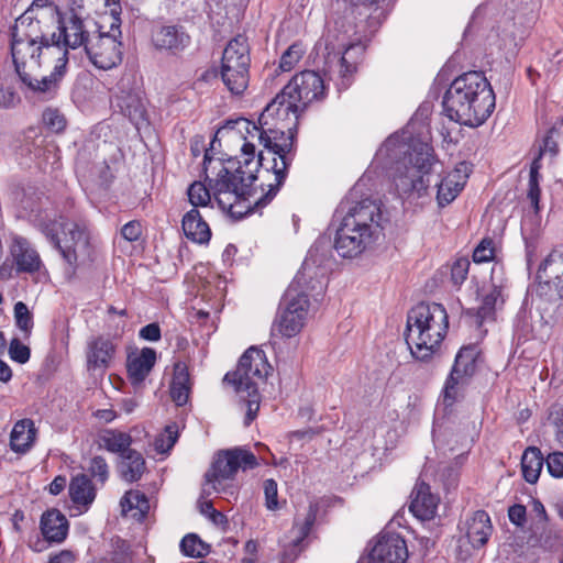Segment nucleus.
<instances>
[{
  "instance_id": "a878e982",
  "label": "nucleus",
  "mask_w": 563,
  "mask_h": 563,
  "mask_svg": "<svg viewBox=\"0 0 563 563\" xmlns=\"http://www.w3.org/2000/svg\"><path fill=\"white\" fill-rule=\"evenodd\" d=\"M462 531L473 548L479 549L485 545L492 536L493 525L490 517L484 510L474 511L463 523Z\"/></svg>"
},
{
  "instance_id": "cd10ccee",
  "label": "nucleus",
  "mask_w": 563,
  "mask_h": 563,
  "mask_svg": "<svg viewBox=\"0 0 563 563\" xmlns=\"http://www.w3.org/2000/svg\"><path fill=\"white\" fill-rule=\"evenodd\" d=\"M439 498L431 493L430 486L420 482L417 483L412 493L409 509L421 520H430L434 517Z\"/></svg>"
},
{
  "instance_id": "72a5a7b5",
  "label": "nucleus",
  "mask_w": 563,
  "mask_h": 563,
  "mask_svg": "<svg viewBox=\"0 0 563 563\" xmlns=\"http://www.w3.org/2000/svg\"><path fill=\"white\" fill-rule=\"evenodd\" d=\"M146 471V462L142 453L130 450L121 456L118 463L120 477L126 483H134L142 478Z\"/></svg>"
},
{
  "instance_id": "f8f14e48",
  "label": "nucleus",
  "mask_w": 563,
  "mask_h": 563,
  "mask_svg": "<svg viewBox=\"0 0 563 563\" xmlns=\"http://www.w3.org/2000/svg\"><path fill=\"white\" fill-rule=\"evenodd\" d=\"M257 465L256 456L249 450L242 448L223 450L214 456L210 470L205 475L206 482L214 492L232 496L235 494L234 485L223 483L233 479L239 468L253 470Z\"/></svg>"
},
{
  "instance_id": "a18cd8bd",
  "label": "nucleus",
  "mask_w": 563,
  "mask_h": 563,
  "mask_svg": "<svg viewBox=\"0 0 563 563\" xmlns=\"http://www.w3.org/2000/svg\"><path fill=\"white\" fill-rule=\"evenodd\" d=\"M305 55V47L301 43L291 44L280 56L279 69L282 71H290L301 60Z\"/></svg>"
},
{
  "instance_id": "c756f323",
  "label": "nucleus",
  "mask_w": 563,
  "mask_h": 563,
  "mask_svg": "<svg viewBox=\"0 0 563 563\" xmlns=\"http://www.w3.org/2000/svg\"><path fill=\"white\" fill-rule=\"evenodd\" d=\"M181 228L186 238L195 243L205 244L210 241L211 230L195 208L184 214Z\"/></svg>"
},
{
  "instance_id": "3c124183",
  "label": "nucleus",
  "mask_w": 563,
  "mask_h": 563,
  "mask_svg": "<svg viewBox=\"0 0 563 563\" xmlns=\"http://www.w3.org/2000/svg\"><path fill=\"white\" fill-rule=\"evenodd\" d=\"M559 134L558 125H553L542 140V144L539 147V153L534 159H539L541 163V158L544 154L549 153L551 156H555L559 152L558 143L554 141V135Z\"/></svg>"
},
{
  "instance_id": "f257e3e1",
  "label": "nucleus",
  "mask_w": 563,
  "mask_h": 563,
  "mask_svg": "<svg viewBox=\"0 0 563 563\" xmlns=\"http://www.w3.org/2000/svg\"><path fill=\"white\" fill-rule=\"evenodd\" d=\"M219 177L216 180L213 195L219 209L233 220H240L249 213L257 212L266 207L277 195L285 179L275 186V169L272 168V159L262 161L254 179L243 183L235 178L234 169L230 170L220 161Z\"/></svg>"
},
{
  "instance_id": "dca6fc26",
  "label": "nucleus",
  "mask_w": 563,
  "mask_h": 563,
  "mask_svg": "<svg viewBox=\"0 0 563 563\" xmlns=\"http://www.w3.org/2000/svg\"><path fill=\"white\" fill-rule=\"evenodd\" d=\"M478 356L479 351L476 345L463 346L457 352L443 389V401L446 406H452L456 401L459 385H463L475 374Z\"/></svg>"
},
{
  "instance_id": "69168bd1",
  "label": "nucleus",
  "mask_w": 563,
  "mask_h": 563,
  "mask_svg": "<svg viewBox=\"0 0 563 563\" xmlns=\"http://www.w3.org/2000/svg\"><path fill=\"white\" fill-rule=\"evenodd\" d=\"M353 5L376 7L385 12L395 0H349Z\"/></svg>"
},
{
  "instance_id": "a19ab883",
  "label": "nucleus",
  "mask_w": 563,
  "mask_h": 563,
  "mask_svg": "<svg viewBox=\"0 0 563 563\" xmlns=\"http://www.w3.org/2000/svg\"><path fill=\"white\" fill-rule=\"evenodd\" d=\"M541 168H542V164L539 163V159H533L530 165L527 197L530 200V203L536 212H538L540 210V197H541L540 169Z\"/></svg>"
},
{
  "instance_id": "bb28decb",
  "label": "nucleus",
  "mask_w": 563,
  "mask_h": 563,
  "mask_svg": "<svg viewBox=\"0 0 563 563\" xmlns=\"http://www.w3.org/2000/svg\"><path fill=\"white\" fill-rule=\"evenodd\" d=\"M40 529L47 542L62 543L68 536L69 522L60 510L52 508L42 514Z\"/></svg>"
},
{
  "instance_id": "603ef678",
  "label": "nucleus",
  "mask_w": 563,
  "mask_h": 563,
  "mask_svg": "<svg viewBox=\"0 0 563 563\" xmlns=\"http://www.w3.org/2000/svg\"><path fill=\"white\" fill-rule=\"evenodd\" d=\"M42 118L45 126L55 133L62 132L66 126V120L57 109H46Z\"/></svg>"
},
{
  "instance_id": "39448f33",
  "label": "nucleus",
  "mask_w": 563,
  "mask_h": 563,
  "mask_svg": "<svg viewBox=\"0 0 563 563\" xmlns=\"http://www.w3.org/2000/svg\"><path fill=\"white\" fill-rule=\"evenodd\" d=\"M289 110V106L282 108L269 102L261 113V121L267 131L264 143L265 156L272 159V168L275 169V179L277 180L275 186L286 179L288 168L294 159L292 150L299 117Z\"/></svg>"
},
{
  "instance_id": "f704fd0d",
  "label": "nucleus",
  "mask_w": 563,
  "mask_h": 563,
  "mask_svg": "<svg viewBox=\"0 0 563 563\" xmlns=\"http://www.w3.org/2000/svg\"><path fill=\"white\" fill-rule=\"evenodd\" d=\"M68 493L71 501L85 509H88L96 498V487L87 474L74 476L69 483Z\"/></svg>"
},
{
  "instance_id": "ddd939ff",
  "label": "nucleus",
  "mask_w": 563,
  "mask_h": 563,
  "mask_svg": "<svg viewBox=\"0 0 563 563\" xmlns=\"http://www.w3.org/2000/svg\"><path fill=\"white\" fill-rule=\"evenodd\" d=\"M301 276L298 274L284 294L283 310L275 321V329L284 338L296 336L305 325L310 301L308 295L299 289Z\"/></svg>"
},
{
  "instance_id": "9b49d317",
  "label": "nucleus",
  "mask_w": 563,
  "mask_h": 563,
  "mask_svg": "<svg viewBox=\"0 0 563 563\" xmlns=\"http://www.w3.org/2000/svg\"><path fill=\"white\" fill-rule=\"evenodd\" d=\"M236 123L240 132H245V135H243L244 143L240 155L235 159H229L228 167L230 170L234 169L235 178H239L245 186L246 180L252 181L254 179L262 161L267 159L263 152L256 154L257 144L264 146L267 131L264 129L261 117L258 118V124L246 119H240ZM247 184L250 185V183Z\"/></svg>"
},
{
  "instance_id": "473e14b6",
  "label": "nucleus",
  "mask_w": 563,
  "mask_h": 563,
  "mask_svg": "<svg viewBox=\"0 0 563 563\" xmlns=\"http://www.w3.org/2000/svg\"><path fill=\"white\" fill-rule=\"evenodd\" d=\"M190 390L191 387L188 366L184 362L175 363L169 387L172 400L177 406L186 405L189 399Z\"/></svg>"
},
{
  "instance_id": "de8ad7c7",
  "label": "nucleus",
  "mask_w": 563,
  "mask_h": 563,
  "mask_svg": "<svg viewBox=\"0 0 563 563\" xmlns=\"http://www.w3.org/2000/svg\"><path fill=\"white\" fill-rule=\"evenodd\" d=\"M88 476L96 479L97 483L104 485L109 479L110 470L107 460L103 456L96 455L90 459L87 466Z\"/></svg>"
},
{
  "instance_id": "a211bd4d",
  "label": "nucleus",
  "mask_w": 563,
  "mask_h": 563,
  "mask_svg": "<svg viewBox=\"0 0 563 563\" xmlns=\"http://www.w3.org/2000/svg\"><path fill=\"white\" fill-rule=\"evenodd\" d=\"M368 559L373 563H405L408 549L405 539L395 532H382L369 544Z\"/></svg>"
},
{
  "instance_id": "7ed1b4c3",
  "label": "nucleus",
  "mask_w": 563,
  "mask_h": 563,
  "mask_svg": "<svg viewBox=\"0 0 563 563\" xmlns=\"http://www.w3.org/2000/svg\"><path fill=\"white\" fill-rule=\"evenodd\" d=\"M449 330L446 309L437 302H420L407 314L405 340L413 358L429 362L440 353Z\"/></svg>"
},
{
  "instance_id": "c9c22d12",
  "label": "nucleus",
  "mask_w": 563,
  "mask_h": 563,
  "mask_svg": "<svg viewBox=\"0 0 563 563\" xmlns=\"http://www.w3.org/2000/svg\"><path fill=\"white\" fill-rule=\"evenodd\" d=\"M118 107L132 124L139 128L146 121V109L142 97L136 92H125L118 97Z\"/></svg>"
},
{
  "instance_id": "412c9836",
  "label": "nucleus",
  "mask_w": 563,
  "mask_h": 563,
  "mask_svg": "<svg viewBox=\"0 0 563 563\" xmlns=\"http://www.w3.org/2000/svg\"><path fill=\"white\" fill-rule=\"evenodd\" d=\"M540 289H552L558 299H563V251L552 250L537 271Z\"/></svg>"
},
{
  "instance_id": "e2e57ef3",
  "label": "nucleus",
  "mask_w": 563,
  "mask_h": 563,
  "mask_svg": "<svg viewBox=\"0 0 563 563\" xmlns=\"http://www.w3.org/2000/svg\"><path fill=\"white\" fill-rule=\"evenodd\" d=\"M527 510L526 507L520 504H515L508 509V518L511 523L517 527H522L526 522Z\"/></svg>"
},
{
  "instance_id": "4be33fe9",
  "label": "nucleus",
  "mask_w": 563,
  "mask_h": 563,
  "mask_svg": "<svg viewBox=\"0 0 563 563\" xmlns=\"http://www.w3.org/2000/svg\"><path fill=\"white\" fill-rule=\"evenodd\" d=\"M190 35L179 24L159 25L152 30L151 42L161 52L177 54L190 44Z\"/></svg>"
},
{
  "instance_id": "2eb2a0df",
  "label": "nucleus",
  "mask_w": 563,
  "mask_h": 563,
  "mask_svg": "<svg viewBox=\"0 0 563 563\" xmlns=\"http://www.w3.org/2000/svg\"><path fill=\"white\" fill-rule=\"evenodd\" d=\"M100 25L92 19H82L74 10L69 14L59 18L58 32L56 38L69 53V49L81 48L88 46L95 34L99 32Z\"/></svg>"
},
{
  "instance_id": "393cba45",
  "label": "nucleus",
  "mask_w": 563,
  "mask_h": 563,
  "mask_svg": "<svg viewBox=\"0 0 563 563\" xmlns=\"http://www.w3.org/2000/svg\"><path fill=\"white\" fill-rule=\"evenodd\" d=\"M157 354L152 347H143L137 354H129L126 358L128 378L133 387L141 386L152 372Z\"/></svg>"
},
{
  "instance_id": "774afa93",
  "label": "nucleus",
  "mask_w": 563,
  "mask_h": 563,
  "mask_svg": "<svg viewBox=\"0 0 563 563\" xmlns=\"http://www.w3.org/2000/svg\"><path fill=\"white\" fill-rule=\"evenodd\" d=\"M16 96L11 90L0 89V107L10 108L14 104Z\"/></svg>"
},
{
  "instance_id": "8fccbe9b",
  "label": "nucleus",
  "mask_w": 563,
  "mask_h": 563,
  "mask_svg": "<svg viewBox=\"0 0 563 563\" xmlns=\"http://www.w3.org/2000/svg\"><path fill=\"white\" fill-rule=\"evenodd\" d=\"M13 311H14L15 325L21 331H23L26 335H30L31 331L33 329L34 322H33V316L30 312L27 306L22 301H18L14 305Z\"/></svg>"
},
{
  "instance_id": "864d4df0",
  "label": "nucleus",
  "mask_w": 563,
  "mask_h": 563,
  "mask_svg": "<svg viewBox=\"0 0 563 563\" xmlns=\"http://www.w3.org/2000/svg\"><path fill=\"white\" fill-rule=\"evenodd\" d=\"M263 489L266 508L272 511L278 510L280 506L278 501V487L276 481L273 478L264 481Z\"/></svg>"
},
{
  "instance_id": "13d9d810",
  "label": "nucleus",
  "mask_w": 563,
  "mask_h": 563,
  "mask_svg": "<svg viewBox=\"0 0 563 563\" xmlns=\"http://www.w3.org/2000/svg\"><path fill=\"white\" fill-rule=\"evenodd\" d=\"M545 462L548 471L553 477H563V452L550 453Z\"/></svg>"
},
{
  "instance_id": "4468645a",
  "label": "nucleus",
  "mask_w": 563,
  "mask_h": 563,
  "mask_svg": "<svg viewBox=\"0 0 563 563\" xmlns=\"http://www.w3.org/2000/svg\"><path fill=\"white\" fill-rule=\"evenodd\" d=\"M119 22L118 18H113L109 32L102 31L100 26L90 44L85 46V54L99 69H111L122 60V43L118 40L121 35Z\"/></svg>"
},
{
  "instance_id": "20e7f679",
  "label": "nucleus",
  "mask_w": 563,
  "mask_h": 563,
  "mask_svg": "<svg viewBox=\"0 0 563 563\" xmlns=\"http://www.w3.org/2000/svg\"><path fill=\"white\" fill-rule=\"evenodd\" d=\"M382 206L375 200L363 199L351 207L335 232L334 249L345 258H353L369 247L380 229Z\"/></svg>"
},
{
  "instance_id": "c03bdc74",
  "label": "nucleus",
  "mask_w": 563,
  "mask_h": 563,
  "mask_svg": "<svg viewBox=\"0 0 563 563\" xmlns=\"http://www.w3.org/2000/svg\"><path fill=\"white\" fill-rule=\"evenodd\" d=\"M64 76V74H56V69H54L49 76H42L38 79V71H32L31 82L22 81L27 87L35 91L40 92H51L57 86L58 80Z\"/></svg>"
},
{
  "instance_id": "7c9ffc66",
  "label": "nucleus",
  "mask_w": 563,
  "mask_h": 563,
  "mask_svg": "<svg viewBox=\"0 0 563 563\" xmlns=\"http://www.w3.org/2000/svg\"><path fill=\"white\" fill-rule=\"evenodd\" d=\"M36 428L31 419H22L14 423L10 434V446L15 453H26L33 445Z\"/></svg>"
},
{
  "instance_id": "4c0bfd02",
  "label": "nucleus",
  "mask_w": 563,
  "mask_h": 563,
  "mask_svg": "<svg viewBox=\"0 0 563 563\" xmlns=\"http://www.w3.org/2000/svg\"><path fill=\"white\" fill-rule=\"evenodd\" d=\"M99 446L110 453L120 454V457L128 451L132 450L130 446L133 442L132 437L123 431L117 429H107L99 434Z\"/></svg>"
},
{
  "instance_id": "2f4dec72",
  "label": "nucleus",
  "mask_w": 563,
  "mask_h": 563,
  "mask_svg": "<svg viewBox=\"0 0 563 563\" xmlns=\"http://www.w3.org/2000/svg\"><path fill=\"white\" fill-rule=\"evenodd\" d=\"M213 163V159L209 157L208 153L206 152L205 158H203V169L206 174V179L209 180L210 188H207V186L201 181H194L187 190L189 202L194 206L195 209L197 207H207L211 202V197H214L213 195V186L216 184V179H211L208 176V166ZM217 177H219V173L217 174ZM216 199V198H213ZM217 202V200H214Z\"/></svg>"
},
{
  "instance_id": "79ce46f5",
  "label": "nucleus",
  "mask_w": 563,
  "mask_h": 563,
  "mask_svg": "<svg viewBox=\"0 0 563 563\" xmlns=\"http://www.w3.org/2000/svg\"><path fill=\"white\" fill-rule=\"evenodd\" d=\"M179 547L181 553L189 558H203L210 552V545L196 533L186 534L181 539Z\"/></svg>"
},
{
  "instance_id": "6e6552de",
  "label": "nucleus",
  "mask_w": 563,
  "mask_h": 563,
  "mask_svg": "<svg viewBox=\"0 0 563 563\" xmlns=\"http://www.w3.org/2000/svg\"><path fill=\"white\" fill-rule=\"evenodd\" d=\"M406 154L409 166H405L404 170L398 169L394 176L396 190L400 196L416 192L422 197L427 194L431 173L439 162L432 146L420 140L412 141Z\"/></svg>"
},
{
  "instance_id": "4d7b16f0",
  "label": "nucleus",
  "mask_w": 563,
  "mask_h": 563,
  "mask_svg": "<svg viewBox=\"0 0 563 563\" xmlns=\"http://www.w3.org/2000/svg\"><path fill=\"white\" fill-rule=\"evenodd\" d=\"M470 261L465 257L457 258L451 267V279L454 285H462L467 278Z\"/></svg>"
},
{
  "instance_id": "ea45409f",
  "label": "nucleus",
  "mask_w": 563,
  "mask_h": 563,
  "mask_svg": "<svg viewBox=\"0 0 563 563\" xmlns=\"http://www.w3.org/2000/svg\"><path fill=\"white\" fill-rule=\"evenodd\" d=\"M543 462L544 459L539 448L529 446L525 450L521 457V470L523 478L528 483L534 484L539 479Z\"/></svg>"
},
{
  "instance_id": "0eeeda50",
  "label": "nucleus",
  "mask_w": 563,
  "mask_h": 563,
  "mask_svg": "<svg viewBox=\"0 0 563 563\" xmlns=\"http://www.w3.org/2000/svg\"><path fill=\"white\" fill-rule=\"evenodd\" d=\"M30 221L62 255L74 273L78 254L87 250L89 236L85 227L74 222H60L41 210H30Z\"/></svg>"
},
{
  "instance_id": "6ab92c4d",
  "label": "nucleus",
  "mask_w": 563,
  "mask_h": 563,
  "mask_svg": "<svg viewBox=\"0 0 563 563\" xmlns=\"http://www.w3.org/2000/svg\"><path fill=\"white\" fill-rule=\"evenodd\" d=\"M38 43L34 44L24 40L12 37L11 55L15 71L21 81L31 82L32 71H38L42 62L37 58Z\"/></svg>"
},
{
  "instance_id": "58836bf2",
  "label": "nucleus",
  "mask_w": 563,
  "mask_h": 563,
  "mask_svg": "<svg viewBox=\"0 0 563 563\" xmlns=\"http://www.w3.org/2000/svg\"><path fill=\"white\" fill-rule=\"evenodd\" d=\"M122 512L131 516L137 521H142L148 514L150 501L146 495L140 490H129L120 500Z\"/></svg>"
},
{
  "instance_id": "5fc2aeb1",
  "label": "nucleus",
  "mask_w": 563,
  "mask_h": 563,
  "mask_svg": "<svg viewBox=\"0 0 563 563\" xmlns=\"http://www.w3.org/2000/svg\"><path fill=\"white\" fill-rule=\"evenodd\" d=\"M352 47L351 48H347L344 54L341 56L340 58V63H339V66H340V76H341V87H343L344 89H346L350 84H351V78L353 76V74L356 71V65L354 63H350L347 60V56L350 55V52H351Z\"/></svg>"
},
{
  "instance_id": "b1692460",
  "label": "nucleus",
  "mask_w": 563,
  "mask_h": 563,
  "mask_svg": "<svg viewBox=\"0 0 563 563\" xmlns=\"http://www.w3.org/2000/svg\"><path fill=\"white\" fill-rule=\"evenodd\" d=\"M317 519V507L310 505L302 522L294 521L291 533L294 538L285 545L283 551V563L292 562L305 549L303 541L310 534Z\"/></svg>"
},
{
  "instance_id": "5701e85b",
  "label": "nucleus",
  "mask_w": 563,
  "mask_h": 563,
  "mask_svg": "<svg viewBox=\"0 0 563 563\" xmlns=\"http://www.w3.org/2000/svg\"><path fill=\"white\" fill-rule=\"evenodd\" d=\"M117 346L109 338L99 335L87 344V368L91 372L104 373L111 365Z\"/></svg>"
},
{
  "instance_id": "aec40b11",
  "label": "nucleus",
  "mask_w": 563,
  "mask_h": 563,
  "mask_svg": "<svg viewBox=\"0 0 563 563\" xmlns=\"http://www.w3.org/2000/svg\"><path fill=\"white\" fill-rule=\"evenodd\" d=\"M471 173V166L466 162H460L455 168L435 183L437 202L443 208L455 200L466 185Z\"/></svg>"
},
{
  "instance_id": "f03ea898",
  "label": "nucleus",
  "mask_w": 563,
  "mask_h": 563,
  "mask_svg": "<svg viewBox=\"0 0 563 563\" xmlns=\"http://www.w3.org/2000/svg\"><path fill=\"white\" fill-rule=\"evenodd\" d=\"M442 106L451 121L476 128L492 115L496 97L485 74L471 70L451 82L443 96Z\"/></svg>"
},
{
  "instance_id": "9d476101",
  "label": "nucleus",
  "mask_w": 563,
  "mask_h": 563,
  "mask_svg": "<svg viewBox=\"0 0 563 563\" xmlns=\"http://www.w3.org/2000/svg\"><path fill=\"white\" fill-rule=\"evenodd\" d=\"M325 95L321 75L314 70H303L296 74L271 102L282 108L289 106V111L300 117L308 104L323 100Z\"/></svg>"
},
{
  "instance_id": "e433bc0d",
  "label": "nucleus",
  "mask_w": 563,
  "mask_h": 563,
  "mask_svg": "<svg viewBox=\"0 0 563 563\" xmlns=\"http://www.w3.org/2000/svg\"><path fill=\"white\" fill-rule=\"evenodd\" d=\"M11 34L12 37L24 40L34 44H40V42H43V38H47L43 34L41 22L26 13L16 19Z\"/></svg>"
},
{
  "instance_id": "37998d69",
  "label": "nucleus",
  "mask_w": 563,
  "mask_h": 563,
  "mask_svg": "<svg viewBox=\"0 0 563 563\" xmlns=\"http://www.w3.org/2000/svg\"><path fill=\"white\" fill-rule=\"evenodd\" d=\"M178 440V426L176 423L167 424L163 432L156 435L154 449L158 454L168 453Z\"/></svg>"
},
{
  "instance_id": "1a4fd4ad",
  "label": "nucleus",
  "mask_w": 563,
  "mask_h": 563,
  "mask_svg": "<svg viewBox=\"0 0 563 563\" xmlns=\"http://www.w3.org/2000/svg\"><path fill=\"white\" fill-rule=\"evenodd\" d=\"M251 47L246 36L239 34L225 45L220 64V76L227 89L242 95L250 82Z\"/></svg>"
},
{
  "instance_id": "6e6d98bb",
  "label": "nucleus",
  "mask_w": 563,
  "mask_h": 563,
  "mask_svg": "<svg viewBox=\"0 0 563 563\" xmlns=\"http://www.w3.org/2000/svg\"><path fill=\"white\" fill-rule=\"evenodd\" d=\"M9 355L12 361L24 364L30 360L31 351L19 339H12L9 345Z\"/></svg>"
},
{
  "instance_id": "f3484780",
  "label": "nucleus",
  "mask_w": 563,
  "mask_h": 563,
  "mask_svg": "<svg viewBox=\"0 0 563 563\" xmlns=\"http://www.w3.org/2000/svg\"><path fill=\"white\" fill-rule=\"evenodd\" d=\"M9 255L14 263L15 276L34 275L44 267L42 257L32 242L18 233L9 234Z\"/></svg>"
},
{
  "instance_id": "bf43d9fd",
  "label": "nucleus",
  "mask_w": 563,
  "mask_h": 563,
  "mask_svg": "<svg viewBox=\"0 0 563 563\" xmlns=\"http://www.w3.org/2000/svg\"><path fill=\"white\" fill-rule=\"evenodd\" d=\"M550 420L555 427L556 440L563 446V406H554L550 412Z\"/></svg>"
},
{
  "instance_id": "423d86ee",
  "label": "nucleus",
  "mask_w": 563,
  "mask_h": 563,
  "mask_svg": "<svg viewBox=\"0 0 563 563\" xmlns=\"http://www.w3.org/2000/svg\"><path fill=\"white\" fill-rule=\"evenodd\" d=\"M263 350L247 349L239 360L236 369L228 372L223 383L231 385L240 397V406L245 409L244 426L249 427L257 417L261 406L258 382H263L271 369Z\"/></svg>"
},
{
  "instance_id": "052dcab7",
  "label": "nucleus",
  "mask_w": 563,
  "mask_h": 563,
  "mask_svg": "<svg viewBox=\"0 0 563 563\" xmlns=\"http://www.w3.org/2000/svg\"><path fill=\"white\" fill-rule=\"evenodd\" d=\"M122 236L129 242H135L142 234V224L137 220L125 223L121 229Z\"/></svg>"
},
{
  "instance_id": "09e8293b",
  "label": "nucleus",
  "mask_w": 563,
  "mask_h": 563,
  "mask_svg": "<svg viewBox=\"0 0 563 563\" xmlns=\"http://www.w3.org/2000/svg\"><path fill=\"white\" fill-rule=\"evenodd\" d=\"M495 256L496 245L492 238H484L473 251V261L476 264L492 262Z\"/></svg>"
},
{
  "instance_id": "c85d7f7f",
  "label": "nucleus",
  "mask_w": 563,
  "mask_h": 563,
  "mask_svg": "<svg viewBox=\"0 0 563 563\" xmlns=\"http://www.w3.org/2000/svg\"><path fill=\"white\" fill-rule=\"evenodd\" d=\"M37 58L41 59L42 65L55 60L54 69H56V74H65L68 52L57 41L56 32L51 37L43 38V42H40Z\"/></svg>"
},
{
  "instance_id": "680f3d73",
  "label": "nucleus",
  "mask_w": 563,
  "mask_h": 563,
  "mask_svg": "<svg viewBox=\"0 0 563 563\" xmlns=\"http://www.w3.org/2000/svg\"><path fill=\"white\" fill-rule=\"evenodd\" d=\"M78 553L76 551L64 549L55 553H51L47 563H76Z\"/></svg>"
},
{
  "instance_id": "0e129e2a",
  "label": "nucleus",
  "mask_w": 563,
  "mask_h": 563,
  "mask_svg": "<svg viewBox=\"0 0 563 563\" xmlns=\"http://www.w3.org/2000/svg\"><path fill=\"white\" fill-rule=\"evenodd\" d=\"M139 335L141 339L150 342H156L161 340L162 333L158 323H150L141 328Z\"/></svg>"
},
{
  "instance_id": "49530a36",
  "label": "nucleus",
  "mask_w": 563,
  "mask_h": 563,
  "mask_svg": "<svg viewBox=\"0 0 563 563\" xmlns=\"http://www.w3.org/2000/svg\"><path fill=\"white\" fill-rule=\"evenodd\" d=\"M500 296L501 289L497 286H494L492 290L483 297L482 303L477 309V317L482 321L492 319L494 317L497 300Z\"/></svg>"
},
{
  "instance_id": "338daca9",
  "label": "nucleus",
  "mask_w": 563,
  "mask_h": 563,
  "mask_svg": "<svg viewBox=\"0 0 563 563\" xmlns=\"http://www.w3.org/2000/svg\"><path fill=\"white\" fill-rule=\"evenodd\" d=\"M66 484H67L66 477L63 475H58L48 485V492L52 495L56 496L65 489Z\"/></svg>"
}]
</instances>
